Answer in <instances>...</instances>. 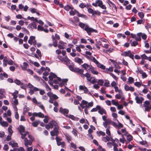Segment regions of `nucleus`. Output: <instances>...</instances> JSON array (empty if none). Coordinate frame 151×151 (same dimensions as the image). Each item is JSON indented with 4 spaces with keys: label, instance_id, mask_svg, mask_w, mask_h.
Listing matches in <instances>:
<instances>
[{
    "label": "nucleus",
    "instance_id": "nucleus-1",
    "mask_svg": "<svg viewBox=\"0 0 151 151\" xmlns=\"http://www.w3.org/2000/svg\"><path fill=\"white\" fill-rule=\"evenodd\" d=\"M48 78L50 81L53 80V78H57L58 80V81L60 82L59 84L60 86L61 87H62L63 86L65 85H67V83L68 81L67 79H63L61 81L60 78L57 77L55 74L52 72L51 73L50 75L48 76Z\"/></svg>",
    "mask_w": 151,
    "mask_h": 151
},
{
    "label": "nucleus",
    "instance_id": "nucleus-2",
    "mask_svg": "<svg viewBox=\"0 0 151 151\" xmlns=\"http://www.w3.org/2000/svg\"><path fill=\"white\" fill-rule=\"evenodd\" d=\"M79 26L82 28L84 29V30L86 31L88 35H90L92 32H97V30L93 29L92 28L90 27L87 24H85L81 22H79Z\"/></svg>",
    "mask_w": 151,
    "mask_h": 151
},
{
    "label": "nucleus",
    "instance_id": "nucleus-3",
    "mask_svg": "<svg viewBox=\"0 0 151 151\" xmlns=\"http://www.w3.org/2000/svg\"><path fill=\"white\" fill-rule=\"evenodd\" d=\"M18 131L20 133L21 135V138L22 139H24L26 136L27 134H28V132H26V133L23 134V133H24L25 128L22 125H20L19 126Z\"/></svg>",
    "mask_w": 151,
    "mask_h": 151
},
{
    "label": "nucleus",
    "instance_id": "nucleus-4",
    "mask_svg": "<svg viewBox=\"0 0 151 151\" xmlns=\"http://www.w3.org/2000/svg\"><path fill=\"white\" fill-rule=\"evenodd\" d=\"M29 88H30L29 93H30L31 95L33 94L35 92L38 91L39 90V89L34 87L33 85L30 83H29L28 85Z\"/></svg>",
    "mask_w": 151,
    "mask_h": 151
},
{
    "label": "nucleus",
    "instance_id": "nucleus-5",
    "mask_svg": "<svg viewBox=\"0 0 151 151\" xmlns=\"http://www.w3.org/2000/svg\"><path fill=\"white\" fill-rule=\"evenodd\" d=\"M58 59L62 62H64L66 64L68 65L70 63V60L67 58V56H59Z\"/></svg>",
    "mask_w": 151,
    "mask_h": 151
},
{
    "label": "nucleus",
    "instance_id": "nucleus-6",
    "mask_svg": "<svg viewBox=\"0 0 151 151\" xmlns=\"http://www.w3.org/2000/svg\"><path fill=\"white\" fill-rule=\"evenodd\" d=\"M88 12L89 13L92 14V16H94L95 15L100 16L101 15V13L98 11L94 10L91 8L88 9Z\"/></svg>",
    "mask_w": 151,
    "mask_h": 151
},
{
    "label": "nucleus",
    "instance_id": "nucleus-7",
    "mask_svg": "<svg viewBox=\"0 0 151 151\" xmlns=\"http://www.w3.org/2000/svg\"><path fill=\"white\" fill-rule=\"evenodd\" d=\"M122 55L125 57L128 56L133 60L134 59V55L132 53L131 51L130 50L124 52Z\"/></svg>",
    "mask_w": 151,
    "mask_h": 151
},
{
    "label": "nucleus",
    "instance_id": "nucleus-8",
    "mask_svg": "<svg viewBox=\"0 0 151 151\" xmlns=\"http://www.w3.org/2000/svg\"><path fill=\"white\" fill-rule=\"evenodd\" d=\"M91 74L88 73H87L81 75V77L83 78H84L85 77H86L87 81L90 82L93 78V77H91Z\"/></svg>",
    "mask_w": 151,
    "mask_h": 151
},
{
    "label": "nucleus",
    "instance_id": "nucleus-9",
    "mask_svg": "<svg viewBox=\"0 0 151 151\" xmlns=\"http://www.w3.org/2000/svg\"><path fill=\"white\" fill-rule=\"evenodd\" d=\"M145 108V111H150V102L148 101H146L144 102L143 105Z\"/></svg>",
    "mask_w": 151,
    "mask_h": 151
},
{
    "label": "nucleus",
    "instance_id": "nucleus-10",
    "mask_svg": "<svg viewBox=\"0 0 151 151\" xmlns=\"http://www.w3.org/2000/svg\"><path fill=\"white\" fill-rule=\"evenodd\" d=\"M98 113L99 114L101 115H102L103 114H106V110L103 107H101L100 106H98Z\"/></svg>",
    "mask_w": 151,
    "mask_h": 151
},
{
    "label": "nucleus",
    "instance_id": "nucleus-11",
    "mask_svg": "<svg viewBox=\"0 0 151 151\" xmlns=\"http://www.w3.org/2000/svg\"><path fill=\"white\" fill-rule=\"evenodd\" d=\"M47 94L50 98L51 97L54 100H56L58 98V97L55 94H53L50 91L47 93Z\"/></svg>",
    "mask_w": 151,
    "mask_h": 151
},
{
    "label": "nucleus",
    "instance_id": "nucleus-12",
    "mask_svg": "<svg viewBox=\"0 0 151 151\" xmlns=\"http://www.w3.org/2000/svg\"><path fill=\"white\" fill-rule=\"evenodd\" d=\"M60 112L64 114L65 116V114H68L69 112V110L66 109H63L62 107L60 108L59 110Z\"/></svg>",
    "mask_w": 151,
    "mask_h": 151
},
{
    "label": "nucleus",
    "instance_id": "nucleus-13",
    "mask_svg": "<svg viewBox=\"0 0 151 151\" xmlns=\"http://www.w3.org/2000/svg\"><path fill=\"white\" fill-rule=\"evenodd\" d=\"M24 145L26 147L28 146V145H31L32 144V142L30 140H29L27 138H24Z\"/></svg>",
    "mask_w": 151,
    "mask_h": 151
},
{
    "label": "nucleus",
    "instance_id": "nucleus-14",
    "mask_svg": "<svg viewBox=\"0 0 151 151\" xmlns=\"http://www.w3.org/2000/svg\"><path fill=\"white\" fill-rule=\"evenodd\" d=\"M135 100H136V103L137 104H141L142 103V101L144 99L142 97H138L136 96L135 98Z\"/></svg>",
    "mask_w": 151,
    "mask_h": 151
},
{
    "label": "nucleus",
    "instance_id": "nucleus-15",
    "mask_svg": "<svg viewBox=\"0 0 151 151\" xmlns=\"http://www.w3.org/2000/svg\"><path fill=\"white\" fill-rule=\"evenodd\" d=\"M9 145L12 146V147H18V144L15 142L14 140H12L9 142Z\"/></svg>",
    "mask_w": 151,
    "mask_h": 151
},
{
    "label": "nucleus",
    "instance_id": "nucleus-16",
    "mask_svg": "<svg viewBox=\"0 0 151 151\" xmlns=\"http://www.w3.org/2000/svg\"><path fill=\"white\" fill-rule=\"evenodd\" d=\"M79 89L80 90H83L85 93H87L88 91L87 88L84 86H79Z\"/></svg>",
    "mask_w": 151,
    "mask_h": 151
},
{
    "label": "nucleus",
    "instance_id": "nucleus-17",
    "mask_svg": "<svg viewBox=\"0 0 151 151\" xmlns=\"http://www.w3.org/2000/svg\"><path fill=\"white\" fill-rule=\"evenodd\" d=\"M90 69L89 70L91 71V72L93 74L98 75L99 72L96 70L92 66H90Z\"/></svg>",
    "mask_w": 151,
    "mask_h": 151
},
{
    "label": "nucleus",
    "instance_id": "nucleus-18",
    "mask_svg": "<svg viewBox=\"0 0 151 151\" xmlns=\"http://www.w3.org/2000/svg\"><path fill=\"white\" fill-rule=\"evenodd\" d=\"M54 126H55V127H54L53 131H54V132H55V135L56 137H58V134L59 133V127L58 125H56L55 124H54Z\"/></svg>",
    "mask_w": 151,
    "mask_h": 151
},
{
    "label": "nucleus",
    "instance_id": "nucleus-19",
    "mask_svg": "<svg viewBox=\"0 0 151 151\" xmlns=\"http://www.w3.org/2000/svg\"><path fill=\"white\" fill-rule=\"evenodd\" d=\"M66 117H68L69 118L71 119L74 120H78L79 119L77 117H75L74 115H73L70 114V115H66L65 116Z\"/></svg>",
    "mask_w": 151,
    "mask_h": 151
},
{
    "label": "nucleus",
    "instance_id": "nucleus-20",
    "mask_svg": "<svg viewBox=\"0 0 151 151\" xmlns=\"http://www.w3.org/2000/svg\"><path fill=\"white\" fill-rule=\"evenodd\" d=\"M64 135L65 136V138L67 140L68 142L69 143L70 141L72 139V137L70 136L67 133H65L64 134Z\"/></svg>",
    "mask_w": 151,
    "mask_h": 151
},
{
    "label": "nucleus",
    "instance_id": "nucleus-21",
    "mask_svg": "<svg viewBox=\"0 0 151 151\" xmlns=\"http://www.w3.org/2000/svg\"><path fill=\"white\" fill-rule=\"evenodd\" d=\"M75 71V72L78 73L79 74H81V75L84 74H83L84 72V70L83 69H79L78 68H76Z\"/></svg>",
    "mask_w": 151,
    "mask_h": 151
},
{
    "label": "nucleus",
    "instance_id": "nucleus-22",
    "mask_svg": "<svg viewBox=\"0 0 151 151\" xmlns=\"http://www.w3.org/2000/svg\"><path fill=\"white\" fill-rule=\"evenodd\" d=\"M55 139L56 141L57 145L58 146H60L61 144V141L62 140V139L60 138L59 137H56L55 138Z\"/></svg>",
    "mask_w": 151,
    "mask_h": 151
},
{
    "label": "nucleus",
    "instance_id": "nucleus-23",
    "mask_svg": "<svg viewBox=\"0 0 151 151\" xmlns=\"http://www.w3.org/2000/svg\"><path fill=\"white\" fill-rule=\"evenodd\" d=\"M28 65V64L26 62H24L23 63V66H21L22 69L24 70H27V66Z\"/></svg>",
    "mask_w": 151,
    "mask_h": 151
},
{
    "label": "nucleus",
    "instance_id": "nucleus-24",
    "mask_svg": "<svg viewBox=\"0 0 151 151\" xmlns=\"http://www.w3.org/2000/svg\"><path fill=\"white\" fill-rule=\"evenodd\" d=\"M81 66L86 70H87V69L88 68V70H89L90 68V66H92L91 65H88V64L86 63H84V64H83Z\"/></svg>",
    "mask_w": 151,
    "mask_h": 151
},
{
    "label": "nucleus",
    "instance_id": "nucleus-25",
    "mask_svg": "<svg viewBox=\"0 0 151 151\" xmlns=\"http://www.w3.org/2000/svg\"><path fill=\"white\" fill-rule=\"evenodd\" d=\"M77 13L78 14H77V16L78 17L83 18L86 19H88V17L86 15L83 14H80L79 12H77Z\"/></svg>",
    "mask_w": 151,
    "mask_h": 151
},
{
    "label": "nucleus",
    "instance_id": "nucleus-26",
    "mask_svg": "<svg viewBox=\"0 0 151 151\" xmlns=\"http://www.w3.org/2000/svg\"><path fill=\"white\" fill-rule=\"evenodd\" d=\"M3 77L5 78H7L8 77V75L6 73H4L3 74L2 73H1L0 74V79L1 80H3L4 79V78Z\"/></svg>",
    "mask_w": 151,
    "mask_h": 151
},
{
    "label": "nucleus",
    "instance_id": "nucleus-27",
    "mask_svg": "<svg viewBox=\"0 0 151 151\" xmlns=\"http://www.w3.org/2000/svg\"><path fill=\"white\" fill-rule=\"evenodd\" d=\"M68 68L71 71L75 72L76 69V67H74V65H68Z\"/></svg>",
    "mask_w": 151,
    "mask_h": 151
},
{
    "label": "nucleus",
    "instance_id": "nucleus-28",
    "mask_svg": "<svg viewBox=\"0 0 151 151\" xmlns=\"http://www.w3.org/2000/svg\"><path fill=\"white\" fill-rule=\"evenodd\" d=\"M75 62L79 64H81L83 63V61L81 59L78 57H76L75 58Z\"/></svg>",
    "mask_w": 151,
    "mask_h": 151
},
{
    "label": "nucleus",
    "instance_id": "nucleus-29",
    "mask_svg": "<svg viewBox=\"0 0 151 151\" xmlns=\"http://www.w3.org/2000/svg\"><path fill=\"white\" fill-rule=\"evenodd\" d=\"M142 34V33L140 32L137 34V37L136 36L135 38V40L136 41H140L141 39L140 37L141 36V35Z\"/></svg>",
    "mask_w": 151,
    "mask_h": 151
},
{
    "label": "nucleus",
    "instance_id": "nucleus-30",
    "mask_svg": "<svg viewBox=\"0 0 151 151\" xmlns=\"http://www.w3.org/2000/svg\"><path fill=\"white\" fill-rule=\"evenodd\" d=\"M45 128L47 129L50 128H52L53 127V125L52 123H49L45 125Z\"/></svg>",
    "mask_w": 151,
    "mask_h": 151
},
{
    "label": "nucleus",
    "instance_id": "nucleus-31",
    "mask_svg": "<svg viewBox=\"0 0 151 151\" xmlns=\"http://www.w3.org/2000/svg\"><path fill=\"white\" fill-rule=\"evenodd\" d=\"M40 121L39 120H37L35 121L32 123V125L34 127H37L38 124L40 123Z\"/></svg>",
    "mask_w": 151,
    "mask_h": 151
},
{
    "label": "nucleus",
    "instance_id": "nucleus-32",
    "mask_svg": "<svg viewBox=\"0 0 151 151\" xmlns=\"http://www.w3.org/2000/svg\"><path fill=\"white\" fill-rule=\"evenodd\" d=\"M64 9L67 11H68L69 10H73L74 9L73 8L70 6L69 5H67L65 6L64 7Z\"/></svg>",
    "mask_w": 151,
    "mask_h": 151
},
{
    "label": "nucleus",
    "instance_id": "nucleus-33",
    "mask_svg": "<svg viewBox=\"0 0 151 151\" xmlns=\"http://www.w3.org/2000/svg\"><path fill=\"white\" fill-rule=\"evenodd\" d=\"M27 19L30 20L31 21H33V22H37V18H34L33 17H30V16H28L27 17Z\"/></svg>",
    "mask_w": 151,
    "mask_h": 151
},
{
    "label": "nucleus",
    "instance_id": "nucleus-34",
    "mask_svg": "<svg viewBox=\"0 0 151 151\" xmlns=\"http://www.w3.org/2000/svg\"><path fill=\"white\" fill-rule=\"evenodd\" d=\"M36 22H33L31 23V24L32 26V29H37V25L36 24Z\"/></svg>",
    "mask_w": 151,
    "mask_h": 151
},
{
    "label": "nucleus",
    "instance_id": "nucleus-35",
    "mask_svg": "<svg viewBox=\"0 0 151 151\" xmlns=\"http://www.w3.org/2000/svg\"><path fill=\"white\" fill-rule=\"evenodd\" d=\"M29 110V108L27 107L26 106H25L23 109V114H25Z\"/></svg>",
    "mask_w": 151,
    "mask_h": 151
},
{
    "label": "nucleus",
    "instance_id": "nucleus-36",
    "mask_svg": "<svg viewBox=\"0 0 151 151\" xmlns=\"http://www.w3.org/2000/svg\"><path fill=\"white\" fill-rule=\"evenodd\" d=\"M0 124L3 127H7L8 125V124L6 122L4 121L1 122Z\"/></svg>",
    "mask_w": 151,
    "mask_h": 151
},
{
    "label": "nucleus",
    "instance_id": "nucleus-37",
    "mask_svg": "<svg viewBox=\"0 0 151 151\" xmlns=\"http://www.w3.org/2000/svg\"><path fill=\"white\" fill-rule=\"evenodd\" d=\"M14 82L17 85L19 86L21 84H22V83L20 81L17 79L14 80Z\"/></svg>",
    "mask_w": 151,
    "mask_h": 151
},
{
    "label": "nucleus",
    "instance_id": "nucleus-38",
    "mask_svg": "<svg viewBox=\"0 0 151 151\" xmlns=\"http://www.w3.org/2000/svg\"><path fill=\"white\" fill-rule=\"evenodd\" d=\"M115 121H117V122H118V124H117V128L120 129L121 128H122L123 127V125L120 123L119 122L118 120L117 119H115Z\"/></svg>",
    "mask_w": 151,
    "mask_h": 151
},
{
    "label": "nucleus",
    "instance_id": "nucleus-39",
    "mask_svg": "<svg viewBox=\"0 0 151 151\" xmlns=\"http://www.w3.org/2000/svg\"><path fill=\"white\" fill-rule=\"evenodd\" d=\"M12 127L11 125L9 126V127L8 128V131L9 133V134L12 135L13 132L12 129Z\"/></svg>",
    "mask_w": 151,
    "mask_h": 151
},
{
    "label": "nucleus",
    "instance_id": "nucleus-40",
    "mask_svg": "<svg viewBox=\"0 0 151 151\" xmlns=\"http://www.w3.org/2000/svg\"><path fill=\"white\" fill-rule=\"evenodd\" d=\"M87 101H85L84 100H83V104H85V109H88L89 108V107L88 105Z\"/></svg>",
    "mask_w": 151,
    "mask_h": 151
},
{
    "label": "nucleus",
    "instance_id": "nucleus-41",
    "mask_svg": "<svg viewBox=\"0 0 151 151\" xmlns=\"http://www.w3.org/2000/svg\"><path fill=\"white\" fill-rule=\"evenodd\" d=\"M97 133L98 136H100V135L104 136L105 135V133L101 131L97 132Z\"/></svg>",
    "mask_w": 151,
    "mask_h": 151
},
{
    "label": "nucleus",
    "instance_id": "nucleus-42",
    "mask_svg": "<svg viewBox=\"0 0 151 151\" xmlns=\"http://www.w3.org/2000/svg\"><path fill=\"white\" fill-rule=\"evenodd\" d=\"M97 82L98 84L101 86H102L104 83V81L103 80L101 79L99 80Z\"/></svg>",
    "mask_w": 151,
    "mask_h": 151
},
{
    "label": "nucleus",
    "instance_id": "nucleus-43",
    "mask_svg": "<svg viewBox=\"0 0 151 151\" xmlns=\"http://www.w3.org/2000/svg\"><path fill=\"white\" fill-rule=\"evenodd\" d=\"M97 66L98 67L100 68L101 69H105V66L104 65L101 64L100 63L98 64L97 65Z\"/></svg>",
    "mask_w": 151,
    "mask_h": 151
},
{
    "label": "nucleus",
    "instance_id": "nucleus-44",
    "mask_svg": "<svg viewBox=\"0 0 151 151\" xmlns=\"http://www.w3.org/2000/svg\"><path fill=\"white\" fill-rule=\"evenodd\" d=\"M128 81L130 83H133L134 82V79L132 77H129L128 78Z\"/></svg>",
    "mask_w": 151,
    "mask_h": 151
},
{
    "label": "nucleus",
    "instance_id": "nucleus-45",
    "mask_svg": "<svg viewBox=\"0 0 151 151\" xmlns=\"http://www.w3.org/2000/svg\"><path fill=\"white\" fill-rule=\"evenodd\" d=\"M138 44V42L137 41H133L131 43V46H134L135 47L136 46V45H137Z\"/></svg>",
    "mask_w": 151,
    "mask_h": 151
},
{
    "label": "nucleus",
    "instance_id": "nucleus-46",
    "mask_svg": "<svg viewBox=\"0 0 151 151\" xmlns=\"http://www.w3.org/2000/svg\"><path fill=\"white\" fill-rule=\"evenodd\" d=\"M99 106V105H97L96 108H94L91 110V112H93L96 111L98 110V106Z\"/></svg>",
    "mask_w": 151,
    "mask_h": 151
},
{
    "label": "nucleus",
    "instance_id": "nucleus-47",
    "mask_svg": "<svg viewBox=\"0 0 151 151\" xmlns=\"http://www.w3.org/2000/svg\"><path fill=\"white\" fill-rule=\"evenodd\" d=\"M32 13H34L36 12L37 9L33 8H30L29 9Z\"/></svg>",
    "mask_w": 151,
    "mask_h": 151
},
{
    "label": "nucleus",
    "instance_id": "nucleus-48",
    "mask_svg": "<svg viewBox=\"0 0 151 151\" xmlns=\"http://www.w3.org/2000/svg\"><path fill=\"white\" fill-rule=\"evenodd\" d=\"M109 74L115 80L117 81L118 80V78L114 75L113 73H109Z\"/></svg>",
    "mask_w": 151,
    "mask_h": 151
},
{
    "label": "nucleus",
    "instance_id": "nucleus-49",
    "mask_svg": "<svg viewBox=\"0 0 151 151\" xmlns=\"http://www.w3.org/2000/svg\"><path fill=\"white\" fill-rule=\"evenodd\" d=\"M37 29L38 31H42L43 30L44 27L42 26L39 25Z\"/></svg>",
    "mask_w": 151,
    "mask_h": 151
},
{
    "label": "nucleus",
    "instance_id": "nucleus-50",
    "mask_svg": "<svg viewBox=\"0 0 151 151\" xmlns=\"http://www.w3.org/2000/svg\"><path fill=\"white\" fill-rule=\"evenodd\" d=\"M138 14L139 17L141 19L143 18L144 17V14L142 12H139Z\"/></svg>",
    "mask_w": 151,
    "mask_h": 151
},
{
    "label": "nucleus",
    "instance_id": "nucleus-51",
    "mask_svg": "<svg viewBox=\"0 0 151 151\" xmlns=\"http://www.w3.org/2000/svg\"><path fill=\"white\" fill-rule=\"evenodd\" d=\"M38 116L41 118H43L44 117V114L41 112H39L38 113Z\"/></svg>",
    "mask_w": 151,
    "mask_h": 151
},
{
    "label": "nucleus",
    "instance_id": "nucleus-52",
    "mask_svg": "<svg viewBox=\"0 0 151 151\" xmlns=\"http://www.w3.org/2000/svg\"><path fill=\"white\" fill-rule=\"evenodd\" d=\"M104 85L107 87H109V81L108 80H105V82Z\"/></svg>",
    "mask_w": 151,
    "mask_h": 151
},
{
    "label": "nucleus",
    "instance_id": "nucleus-53",
    "mask_svg": "<svg viewBox=\"0 0 151 151\" xmlns=\"http://www.w3.org/2000/svg\"><path fill=\"white\" fill-rule=\"evenodd\" d=\"M97 82V80L94 77H93V79H92L90 83L94 84L95 83H96Z\"/></svg>",
    "mask_w": 151,
    "mask_h": 151
},
{
    "label": "nucleus",
    "instance_id": "nucleus-54",
    "mask_svg": "<svg viewBox=\"0 0 151 151\" xmlns=\"http://www.w3.org/2000/svg\"><path fill=\"white\" fill-rule=\"evenodd\" d=\"M69 22L74 26H76V24L75 23V22L73 20V19L71 18H70L69 19Z\"/></svg>",
    "mask_w": 151,
    "mask_h": 151
},
{
    "label": "nucleus",
    "instance_id": "nucleus-55",
    "mask_svg": "<svg viewBox=\"0 0 151 151\" xmlns=\"http://www.w3.org/2000/svg\"><path fill=\"white\" fill-rule=\"evenodd\" d=\"M134 85L138 88H139L141 86V83L139 82H136L134 83Z\"/></svg>",
    "mask_w": 151,
    "mask_h": 151
},
{
    "label": "nucleus",
    "instance_id": "nucleus-56",
    "mask_svg": "<svg viewBox=\"0 0 151 151\" xmlns=\"http://www.w3.org/2000/svg\"><path fill=\"white\" fill-rule=\"evenodd\" d=\"M22 32H25V33L27 34H29V31L25 28L24 27H22Z\"/></svg>",
    "mask_w": 151,
    "mask_h": 151
},
{
    "label": "nucleus",
    "instance_id": "nucleus-57",
    "mask_svg": "<svg viewBox=\"0 0 151 151\" xmlns=\"http://www.w3.org/2000/svg\"><path fill=\"white\" fill-rule=\"evenodd\" d=\"M144 20L142 19L138 20L137 21V24H144Z\"/></svg>",
    "mask_w": 151,
    "mask_h": 151
},
{
    "label": "nucleus",
    "instance_id": "nucleus-58",
    "mask_svg": "<svg viewBox=\"0 0 151 151\" xmlns=\"http://www.w3.org/2000/svg\"><path fill=\"white\" fill-rule=\"evenodd\" d=\"M132 136L131 135H129L127 137V139L128 141H130L132 140Z\"/></svg>",
    "mask_w": 151,
    "mask_h": 151
},
{
    "label": "nucleus",
    "instance_id": "nucleus-59",
    "mask_svg": "<svg viewBox=\"0 0 151 151\" xmlns=\"http://www.w3.org/2000/svg\"><path fill=\"white\" fill-rule=\"evenodd\" d=\"M45 119L43 120V121L45 123H47L49 120V118L47 116H44Z\"/></svg>",
    "mask_w": 151,
    "mask_h": 151
},
{
    "label": "nucleus",
    "instance_id": "nucleus-60",
    "mask_svg": "<svg viewBox=\"0 0 151 151\" xmlns=\"http://www.w3.org/2000/svg\"><path fill=\"white\" fill-rule=\"evenodd\" d=\"M65 38L68 39H71L72 38L71 36H70L69 34L66 32L65 33Z\"/></svg>",
    "mask_w": 151,
    "mask_h": 151
},
{
    "label": "nucleus",
    "instance_id": "nucleus-61",
    "mask_svg": "<svg viewBox=\"0 0 151 151\" xmlns=\"http://www.w3.org/2000/svg\"><path fill=\"white\" fill-rule=\"evenodd\" d=\"M97 1V6L100 7L103 4V2L102 1L100 0H98Z\"/></svg>",
    "mask_w": 151,
    "mask_h": 151
},
{
    "label": "nucleus",
    "instance_id": "nucleus-62",
    "mask_svg": "<svg viewBox=\"0 0 151 151\" xmlns=\"http://www.w3.org/2000/svg\"><path fill=\"white\" fill-rule=\"evenodd\" d=\"M98 150L99 151H105V150L104 148H103L100 145H99L98 147Z\"/></svg>",
    "mask_w": 151,
    "mask_h": 151
},
{
    "label": "nucleus",
    "instance_id": "nucleus-63",
    "mask_svg": "<svg viewBox=\"0 0 151 151\" xmlns=\"http://www.w3.org/2000/svg\"><path fill=\"white\" fill-rule=\"evenodd\" d=\"M7 62V60L4 59L3 60V65L4 67H6L7 66V63L6 62Z\"/></svg>",
    "mask_w": 151,
    "mask_h": 151
},
{
    "label": "nucleus",
    "instance_id": "nucleus-64",
    "mask_svg": "<svg viewBox=\"0 0 151 151\" xmlns=\"http://www.w3.org/2000/svg\"><path fill=\"white\" fill-rule=\"evenodd\" d=\"M72 132L75 136L76 137L77 135V131L76 130L73 129Z\"/></svg>",
    "mask_w": 151,
    "mask_h": 151
}]
</instances>
